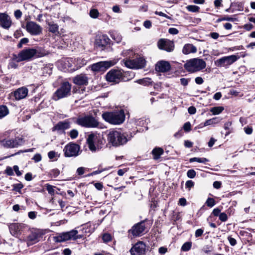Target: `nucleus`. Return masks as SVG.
I'll use <instances>...</instances> for the list:
<instances>
[{"mask_svg": "<svg viewBox=\"0 0 255 255\" xmlns=\"http://www.w3.org/2000/svg\"><path fill=\"white\" fill-rule=\"evenodd\" d=\"M130 137L127 133L122 132L120 129H111L108 134V140L113 146L118 147L126 144Z\"/></svg>", "mask_w": 255, "mask_h": 255, "instance_id": "f257e3e1", "label": "nucleus"}, {"mask_svg": "<svg viewBox=\"0 0 255 255\" xmlns=\"http://www.w3.org/2000/svg\"><path fill=\"white\" fill-rule=\"evenodd\" d=\"M102 116L105 121L113 125H120L124 122L125 119L124 112L122 110L105 112Z\"/></svg>", "mask_w": 255, "mask_h": 255, "instance_id": "f03ea898", "label": "nucleus"}, {"mask_svg": "<svg viewBox=\"0 0 255 255\" xmlns=\"http://www.w3.org/2000/svg\"><path fill=\"white\" fill-rule=\"evenodd\" d=\"M206 66L204 60L199 58H193L188 60L184 64L185 69L189 72L195 73L201 71Z\"/></svg>", "mask_w": 255, "mask_h": 255, "instance_id": "7ed1b4c3", "label": "nucleus"}, {"mask_svg": "<svg viewBox=\"0 0 255 255\" xmlns=\"http://www.w3.org/2000/svg\"><path fill=\"white\" fill-rule=\"evenodd\" d=\"M71 85L68 82H63L60 87L54 93L52 99L58 101L71 95Z\"/></svg>", "mask_w": 255, "mask_h": 255, "instance_id": "20e7f679", "label": "nucleus"}, {"mask_svg": "<svg viewBox=\"0 0 255 255\" xmlns=\"http://www.w3.org/2000/svg\"><path fill=\"white\" fill-rule=\"evenodd\" d=\"M83 237V235L78 234V231L75 228L69 232L59 234L55 237V239L57 242H63L68 240L76 241L82 239Z\"/></svg>", "mask_w": 255, "mask_h": 255, "instance_id": "39448f33", "label": "nucleus"}, {"mask_svg": "<svg viewBox=\"0 0 255 255\" xmlns=\"http://www.w3.org/2000/svg\"><path fill=\"white\" fill-rule=\"evenodd\" d=\"M87 143L91 151H96L101 148V145L103 144V139L99 134L91 133L87 138Z\"/></svg>", "mask_w": 255, "mask_h": 255, "instance_id": "423d86ee", "label": "nucleus"}, {"mask_svg": "<svg viewBox=\"0 0 255 255\" xmlns=\"http://www.w3.org/2000/svg\"><path fill=\"white\" fill-rule=\"evenodd\" d=\"M76 123L86 128H96L99 125L98 120L92 116L79 117L76 120Z\"/></svg>", "mask_w": 255, "mask_h": 255, "instance_id": "0eeeda50", "label": "nucleus"}, {"mask_svg": "<svg viewBox=\"0 0 255 255\" xmlns=\"http://www.w3.org/2000/svg\"><path fill=\"white\" fill-rule=\"evenodd\" d=\"M34 48H25L21 50L18 54H14V59L17 62L28 61L34 57L35 54Z\"/></svg>", "mask_w": 255, "mask_h": 255, "instance_id": "6e6552de", "label": "nucleus"}, {"mask_svg": "<svg viewBox=\"0 0 255 255\" xmlns=\"http://www.w3.org/2000/svg\"><path fill=\"white\" fill-rule=\"evenodd\" d=\"M145 230L144 221L134 225L131 229L128 231V236L129 238L132 239L135 237L142 236Z\"/></svg>", "mask_w": 255, "mask_h": 255, "instance_id": "1a4fd4ad", "label": "nucleus"}, {"mask_svg": "<svg viewBox=\"0 0 255 255\" xmlns=\"http://www.w3.org/2000/svg\"><path fill=\"white\" fill-rule=\"evenodd\" d=\"M80 147L75 143L70 142L64 148L65 156L67 157H76L79 154Z\"/></svg>", "mask_w": 255, "mask_h": 255, "instance_id": "9d476101", "label": "nucleus"}, {"mask_svg": "<svg viewBox=\"0 0 255 255\" xmlns=\"http://www.w3.org/2000/svg\"><path fill=\"white\" fill-rule=\"evenodd\" d=\"M239 58V56L232 55L222 57L215 61V64L218 67L228 68Z\"/></svg>", "mask_w": 255, "mask_h": 255, "instance_id": "9b49d317", "label": "nucleus"}, {"mask_svg": "<svg viewBox=\"0 0 255 255\" xmlns=\"http://www.w3.org/2000/svg\"><path fill=\"white\" fill-rule=\"evenodd\" d=\"M24 142L23 139L21 137L14 138L3 139L0 140V144L5 148H14L22 145Z\"/></svg>", "mask_w": 255, "mask_h": 255, "instance_id": "f8f14e48", "label": "nucleus"}, {"mask_svg": "<svg viewBox=\"0 0 255 255\" xmlns=\"http://www.w3.org/2000/svg\"><path fill=\"white\" fill-rule=\"evenodd\" d=\"M106 80L110 82L119 83L123 79V74L120 70L112 69L106 74Z\"/></svg>", "mask_w": 255, "mask_h": 255, "instance_id": "ddd939ff", "label": "nucleus"}, {"mask_svg": "<svg viewBox=\"0 0 255 255\" xmlns=\"http://www.w3.org/2000/svg\"><path fill=\"white\" fill-rule=\"evenodd\" d=\"M125 65L126 67L131 69H141L144 67L145 60L141 57L133 60H126L125 61Z\"/></svg>", "mask_w": 255, "mask_h": 255, "instance_id": "4468645a", "label": "nucleus"}, {"mask_svg": "<svg viewBox=\"0 0 255 255\" xmlns=\"http://www.w3.org/2000/svg\"><path fill=\"white\" fill-rule=\"evenodd\" d=\"M145 244L142 241H139L134 244L129 252L131 255H145Z\"/></svg>", "mask_w": 255, "mask_h": 255, "instance_id": "2eb2a0df", "label": "nucleus"}, {"mask_svg": "<svg viewBox=\"0 0 255 255\" xmlns=\"http://www.w3.org/2000/svg\"><path fill=\"white\" fill-rule=\"evenodd\" d=\"M111 61H100L91 65V69L93 71H104L114 65Z\"/></svg>", "mask_w": 255, "mask_h": 255, "instance_id": "dca6fc26", "label": "nucleus"}, {"mask_svg": "<svg viewBox=\"0 0 255 255\" xmlns=\"http://www.w3.org/2000/svg\"><path fill=\"white\" fill-rule=\"evenodd\" d=\"M26 29L28 33L32 35H38L42 32V27L36 22L28 21L26 24Z\"/></svg>", "mask_w": 255, "mask_h": 255, "instance_id": "f3484780", "label": "nucleus"}, {"mask_svg": "<svg viewBox=\"0 0 255 255\" xmlns=\"http://www.w3.org/2000/svg\"><path fill=\"white\" fill-rule=\"evenodd\" d=\"M157 45L160 49L165 50L168 52L172 51L174 48V42L168 39H160L158 41Z\"/></svg>", "mask_w": 255, "mask_h": 255, "instance_id": "a211bd4d", "label": "nucleus"}, {"mask_svg": "<svg viewBox=\"0 0 255 255\" xmlns=\"http://www.w3.org/2000/svg\"><path fill=\"white\" fill-rule=\"evenodd\" d=\"M26 226L21 223H13L9 226V230L11 234L17 237L20 234V232L25 228Z\"/></svg>", "mask_w": 255, "mask_h": 255, "instance_id": "6ab92c4d", "label": "nucleus"}, {"mask_svg": "<svg viewBox=\"0 0 255 255\" xmlns=\"http://www.w3.org/2000/svg\"><path fill=\"white\" fill-rule=\"evenodd\" d=\"M12 21L10 17L5 13H0V25L3 28L8 29L11 26Z\"/></svg>", "mask_w": 255, "mask_h": 255, "instance_id": "aec40b11", "label": "nucleus"}, {"mask_svg": "<svg viewBox=\"0 0 255 255\" xmlns=\"http://www.w3.org/2000/svg\"><path fill=\"white\" fill-rule=\"evenodd\" d=\"M28 90L26 87L18 88L11 95L13 96L15 100L18 101L25 98L28 94Z\"/></svg>", "mask_w": 255, "mask_h": 255, "instance_id": "412c9836", "label": "nucleus"}, {"mask_svg": "<svg viewBox=\"0 0 255 255\" xmlns=\"http://www.w3.org/2000/svg\"><path fill=\"white\" fill-rule=\"evenodd\" d=\"M89 78L85 74H80L76 75L73 78V83L78 86L87 85Z\"/></svg>", "mask_w": 255, "mask_h": 255, "instance_id": "4be33fe9", "label": "nucleus"}, {"mask_svg": "<svg viewBox=\"0 0 255 255\" xmlns=\"http://www.w3.org/2000/svg\"><path fill=\"white\" fill-rule=\"evenodd\" d=\"M171 66L170 63L165 61H160L158 62L155 67L156 71L160 72H166L170 70Z\"/></svg>", "mask_w": 255, "mask_h": 255, "instance_id": "5701e85b", "label": "nucleus"}, {"mask_svg": "<svg viewBox=\"0 0 255 255\" xmlns=\"http://www.w3.org/2000/svg\"><path fill=\"white\" fill-rule=\"evenodd\" d=\"M41 236L40 232L38 231L32 232L30 235H28L27 239V244L28 246L32 245L38 242L39 238Z\"/></svg>", "mask_w": 255, "mask_h": 255, "instance_id": "b1692460", "label": "nucleus"}, {"mask_svg": "<svg viewBox=\"0 0 255 255\" xmlns=\"http://www.w3.org/2000/svg\"><path fill=\"white\" fill-rule=\"evenodd\" d=\"M110 40L107 36L103 35L96 39V44L98 47L103 48L109 43Z\"/></svg>", "mask_w": 255, "mask_h": 255, "instance_id": "393cba45", "label": "nucleus"}, {"mask_svg": "<svg viewBox=\"0 0 255 255\" xmlns=\"http://www.w3.org/2000/svg\"><path fill=\"white\" fill-rule=\"evenodd\" d=\"M69 128H70V122L67 121L60 122L54 126L53 130H65Z\"/></svg>", "mask_w": 255, "mask_h": 255, "instance_id": "a878e982", "label": "nucleus"}, {"mask_svg": "<svg viewBox=\"0 0 255 255\" xmlns=\"http://www.w3.org/2000/svg\"><path fill=\"white\" fill-rule=\"evenodd\" d=\"M197 48L192 44H186L182 49V52L186 55L196 52Z\"/></svg>", "mask_w": 255, "mask_h": 255, "instance_id": "bb28decb", "label": "nucleus"}, {"mask_svg": "<svg viewBox=\"0 0 255 255\" xmlns=\"http://www.w3.org/2000/svg\"><path fill=\"white\" fill-rule=\"evenodd\" d=\"M221 119H220L219 118H217V117L213 118L212 119H211L206 121L204 123V124L202 126H201L202 124H201L200 126H201V127H202L207 126H209V125H213V124H216L219 123L221 121Z\"/></svg>", "mask_w": 255, "mask_h": 255, "instance_id": "cd10ccee", "label": "nucleus"}, {"mask_svg": "<svg viewBox=\"0 0 255 255\" xmlns=\"http://www.w3.org/2000/svg\"><path fill=\"white\" fill-rule=\"evenodd\" d=\"M154 159H158L160 156L163 153V150L161 148H155L152 151Z\"/></svg>", "mask_w": 255, "mask_h": 255, "instance_id": "c85d7f7f", "label": "nucleus"}, {"mask_svg": "<svg viewBox=\"0 0 255 255\" xmlns=\"http://www.w3.org/2000/svg\"><path fill=\"white\" fill-rule=\"evenodd\" d=\"M9 114L8 108L5 105H0V120Z\"/></svg>", "mask_w": 255, "mask_h": 255, "instance_id": "c756f323", "label": "nucleus"}, {"mask_svg": "<svg viewBox=\"0 0 255 255\" xmlns=\"http://www.w3.org/2000/svg\"><path fill=\"white\" fill-rule=\"evenodd\" d=\"M137 82L143 86H149L151 85L152 83L151 79L149 78H144L141 79H139L137 81Z\"/></svg>", "mask_w": 255, "mask_h": 255, "instance_id": "7c9ffc66", "label": "nucleus"}, {"mask_svg": "<svg viewBox=\"0 0 255 255\" xmlns=\"http://www.w3.org/2000/svg\"><path fill=\"white\" fill-rule=\"evenodd\" d=\"M224 108L223 107L219 106L212 108L210 111L212 113L213 115H216L221 113L224 111Z\"/></svg>", "mask_w": 255, "mask_h": 255, "instance_id": "2f4dec72", "label": "nucleus"}, {"mask_svg": "<svg viewBox=\"0 0 255 255\" xmlns=\"http://www.w3.org/2000/svg\"><path fill=\"white\" fill-rule=\"evenodd\" d=\"M48 24L49 25V31L50 32L55 33L58 32V26L57 24L53 22H49Z\"/></svg>", "mask_w": 255, "mask_h": 255, "instance_id": "473e14b6", "label": "nucleus"}, {"mask_svg": "<svg viewBox=\"0 0 255 255\" xmlns=\"http://www.w3.org/2000/svg\"><path fill=\"white\" fill-rule=\"evenodd\" d=\"M194 161H196V162H198L199 163H205L206 162L209 161V160L208 159H207L206 158H204V157H202V158L193 157V158H191L189 159L190 162H193Z\"/></svg>", "mask_w": 255, "mask_h": 255, "instance_id": "72a5a7b5", "label": "nucleus"}, {"mask_svg": "<svg viewBox=\"0 0 255 255\" xmlns=\"http://www.w3.org/2000/svg\"><path fill=\"white\" fill-rule=\"evenodd\" d=\"M35 54H34V57H40L44 56L46 55V52L45 50L41 48H37L35 49Z\"/></svg>", "mask_w": 255, "mask_h": 255, "instance_id": "f704fd0d", "label": "nucleus"}, {"mask_svg": "<svg viewBox=\"0 0 255 255\" xmlns=\"http://www.w3.org/2000/svg\"><path fill=\"white\" fill-rule=\"evenodd\" d=\"M17 63L16 60L14 59V54H13L12 58L8 63V68L9 69H16L18 67Z\"/></svg>", "mask_w": 255, "mask_h": 255, "instance_id": "c9c22d12", "label": "nucleus"}, {"mask_svg": "<svg viewBox=\"0 0 255 255\" xmlns=\"http://www.w3.org/2000/svg\"><path fill=\"white\" fill-rule=\"evenodd\" d=\"M187 10L192 12H197L199 11L200 7L195 5H189L186 6Z\"/></svg>", "mask_w": 255, "mask_h": 255, "instance_id": "e433bc0d", "label": "nucleus"}, {"mask_svg": "<svg viewBox=\"0 0 255 255\" xmlns=\"http://www.w3.org/2000/svg\"><path fill=\"white\" fill-rule=\"evenodd\" d=\"M89 14L90 16L93 18H96L99 15V12L97 9H92L90 11Z\"/></svg>", "mask_w": 255, "mask_h": 255, "instance_id": "4c0bfd02", "label": "nucleus"}, {"mask_svg": "<svg viewBox=\"0 0 255 255\" xmlns=\"http://www.w3.org/2000/svg\"><path fill=\"white\" fill-rule=\"evenodd\" d=\"M191 246L192 243L191 242H186L182 245L181 250L184 252L188 251L190 250Z\"/></svg>", "mask_w": 255, "mask_h": 255, "instance_id": "58836bf2", "label": "nucleus"}, {"mask_svg": "<svg viewBox=\"0 0 255 255\" xmlns=\"http://www.w3.org/2000/svg\"><path fill=\"white\" fill-rule=\"evenodd\" d=\"M111 36L118 43L121 42L122 39V36L117 33H113Z\"/></svg>", "mask_w": 255, "mask_h": 255, "instance_id": "ea45409f", "label": "nucleus"}, {"mask_svg": "<svg viewBox=\"0 0 255 255\" xmlns=\"http://www.w3.org/2000/svg\"><path fill=\"white\" fill-rule=\"evenodd\" d=\"M102 239L105 243H108L112 240V236L109 233L104 234Z\"/></svg>", "mask_w": 255, "mask_h": 255, "instance_id": "a19ab883", "label": "nucleus"}, {"mask_svg": "<svg viewBox=\"0 0 255 255\" xmlns=\"http://www.w3.org/2000/svg\"><path fill=\"white\" fill-rule=\"evenodd\" d=\"M49 174L54 178L57 177L60 174V171L58 169H53L50 170Z\"/></svg>", "mask_w": 255, "mask_h": 255, "instance_id": "79ce46f5", "label": "nucleus"}, {"mask_svg": "<svg viewBox=\"0 0 255 255\" xmlns=\"http://www.w3.org/2000/svg\"><path fill=\"white\" fill-rule=\"evenodd\" d=\"M70 137L72 139L76 138L78 135V131L77 130L73 129H72L69 134Z\"/></svg>", "mask_w": 255, "mask_h": 255, "instance_id": "37998d69", "label": "nucleus"}, {"mask_svg": "<svg viewBox=\"0 0 255 255\" xmlns=\"http://www.w3.org/2000/svg\"><path fill=\"white\" fill-rule=\"evenodd\" d=\"M206 204L207 206L209 207H212L215 204V200L213 198H208L206 202Z\"/></svg>", "mask_w": 255, "mask_h": 255, "instance_id": "c03bdc74", "label": "nucleus"}, {"mask_svg": "<svg viewBox=\"0 0 255 255\" xmlns=\"http://www.w3.org/2000/svg\"><path fill=\"white\" fill-rule=\"evenodd\" d=\"M28 41H29V40L27 38H22L20 40V41L18 43V44H17V47L18 48H21L23 44H26L28 42Z\"/></svg>", "mask_w": 255, "mask_h": 255, "instance_id": "a18cd8bd", "label": "nucleus"}, {"mask_svg": "<svg viewBox=\"0 0 255 255\" xmlns=\"http://www.w3.org/2000/svg\"><path fill=\"white\" fill-rule=\"evenodd\" d=\"M48 156L50 159H54L57 156L59 157V156H58L57 153L53 150L50 151L48 153Z\"/></svg>", "mask_w": 255, "mask_h": 255, "instance_id": "49530a36", "label": "nucleus"}, {"mask_svg": "<svg viewBox=\"0 0 255 255\" xmlns=\"http://www.w3.org/2000/svg\"><path fill=\"white\" fill-rule=\"evenodd\" d=\"M187 175L190 178H193L196 176V172L193 169H190L187 171Z\"/></svg>", "mask_w": 255, "mask_h": 255, "instance_id": "de8ad7c7", "label": "nucleus"}, {"mask_svg": "<svg viewBox=\"0 0 255 255\" xmlns=\"http://www.w3.org/2000/svg\"><path fill=\"white\" fill-rule=\"evenodd\" d=\"M23 186L21 183H17L13 185V190L19 192V191L23 188Z\"/></svg>", "mask_w": 255, "mask_h": 255, "instance_id": "09e8293b", "label": "nucleus"}, {"mask_svg": "<svg viewBox=\"0 0 255 255\" xmlns=\"http://www.w3.org/2000/svg\"><path fill=\"white\" fill-rule=\"evenodd\" d=\"M219 219L222 222H226L228 219L227 215L225 213H221L219 216Z\"/></svg>", "mask_w": 255, "mask_h": 255, "instance_id": "8fccbe9b", "label": "nucleus"}, {"mask_svg": "<svg viewBox=\"0 0 255 255\" xmlns=\"http://www.w3.org/2000/svg\"><path fill=\"white\" fill-rule=\"evenodd\" d=\"M41 155L39 153L35 154L32 158V159L34 160L35 162H39L41 160Z\"/></svg>", "mask_w": 255, "mask_h": 255, "instance_id": "3c124183", "label": "nucleus"}, {"mask_svg": "<svg viewBox=\"0 0 255 255\" xmlns=\"http://www.w3.org/2000/svg\"><path fill=\"white\" fill-rule=\"evenodd\" d=\"M183 129L185 131H189L191 130V124L190 122H186L183 126Z\"/></svg>", "mask_w": 255, "mask_h": 255, "instance_id": "603ef678", "label": "nucleus"}, {"mask_svg": "<svg viewBox=\"0 0 255 255\" xmlns=\"http://www.w3.org/2000/svg\"><path fill=\"white\" fill-rule=\"evenodd\" d=\"M14 15L15 17L18 19H19L21 16H22V12L19 9H17L14 11Z\"/></svg>", "mask_w": 255, "mask_h": 255, "instance_id": "864d4df0", "label": "nucleus"}, {"mask_svg": "<svg viewBox=\"0 0 255 255\" xmlns=\"http://www.w3.org/2000/svg\"><path fill=\"white\" fill-rule=\"evenodd\" d=\"M188 113L191 115L195 114L196 112V109L195 107L190 106L188 109Z\"/></svg>", "mask_w": 255, "mask_h": 255, "instance_id": "5fc2aeb1", "label": "nucleus"}, {"mask_svg": "<svg viewBox=\"0 0 255 255\" xmlns=\"http://www.w3.org/2000/svg\"><path fill=\"white\" fill-rule=\"evenodd\" d=\"M168 32L171 34H177L179 33V31L177 29L175 28H170L168 29Z\"/></svg>", "mask_w": 255, "mask_h": 255, "instance_id": "6e6d98bb", "label": "nucleus"}, {"mask_svg": "<svg viewBox=\"0 0 255 255\" xmlns=\"http://www.w3.org/2000/svg\"><path fill=\"white\" fill-rule=\"evenodd\" d=\"M228 240L231 246H234L236 245L237 241L234 238L231 237H228Z\"/></svg>", "mask_w": 255, "mask_h": 255, "instance_id": "4d7b16f0", "label": "nucleus"}, {"mask_svg": "<svg viewBox=\"0 0 255 255\" xmlns=\"http://www.w3.org/2000/svg\"><path fill=\"white\" fill-rule=\"evenodd\" d=\"M194 185V183L192 180H188L185 183L186 187L189 189L193 187Z\"/></svg>", "mask_w": 255, "mask_h": 255, "instance_id": "13d9d810", "label": "nucleus"}, {"mask_svg": "<svg viewBox=\"0 0 255 255\" xmlns=\"http://www.w3.org/2000/svg\"><path fill=\"white\" fill-rule=\"evenodd\" d=\"M46 189L48 192L50 194H53L54 193V189L53 186L50 185H48L47 186Z\"/></svg>", "mask_w": 255, "mask_h": 255, "instance_id": "bf43d9fd", "label": "nucleus"}, {"mask_svg": "<svg viewBox=\"0 0 255 255\" xmlns=\"http://www.w3.org/2000/svg\"><path fill=\"white\" fill-rule=\"evenodd\" d=\"M203 233V230H202V229H199L196 231L195 233V236L197 238L199 237L202 235Z\"/></svg>", "mask_w": 255, "mask_h": 255, "instance_id": "052dcab7", "label": "nucleus"}, {"mask_svg": "<svg viewBox=\"0 0 255 255\" xmlns=\"http://www.w3.org/2000/svg\"><path fill=\"white\" fill-rule=\"evenodd\" d=\"M189 81V80L186 79L185 78H182L180 79L181 84L184 86H186L188 84Z\"/></svg>", "mask_w": 255, "mask_h": 255, "instance_id": "680f3d73", "label": "nucleus"}, {"mask_svg": "<svg viewBox=\"0 0 255 255\" xmlns=\"http://www.w3.org/2000/svg\"><path fill=\"white\" fill-rule=\"evenodd\" d=\"M85 168L83 167H79L76 171V173L79 175H82L84 173Z\"/></svg>", "mask_w": 255, "mask_h": 255, "instance_id": "e2e57ef3", "label": "nucleus"}, {"mask_svg": "<svg viewBox=\"0 0 255 255\" xmlns=\"http://www.w3.org/2000/svg\"><path fill=\"white\" fill-rule=\"evenodd\" d=\"M28 217L31 219H34L36 217V212L31 211L28 214Z\"/></svg>", "mask_w": 255, "mask_h": 255, "instance_id": "0e129e2a", "label": "nucleus"}, {"mask_svg": "<svg viewBox=\"0 0 255 255\" xmlns=\"http://www.w3.org/2000/svg\"><path fill=\"white\" fill-rule=\"evenodd\" d=\"M193 142L189 140H185L184 141V145L185 147L187 148H190L193 146Z\"/></svg>", "mask_w": 255, "mask_h": 255, "instance_id": "69168bd1", "label": "nucleus"}, {"mask_svg": "<svg viewBox=\"0 0 255 255\" xmlns=\"http://www.w3.org/2000/svg\"><path fill=\"white\" fill-rule=\"evenodd\" d=\"M178 204L184 206L186 205V200L184 198L179 199Z\"/></svg>", "mask_w": 255, "mask_h": 255, "instance_id": "338daca9", "label": "nucleus"}, {"mask_svg": "<svg viewBox=\"0 0 255 255\" xmlns=\"http://www.w3.org/2000/svg\"><path fill=\"white\" fill-rule=\"evenodd\" d=\"M245 132L248 134H251L253 132V129L251 127H246L244 128Z\"/></svg>", "mask_w": 255, "mask_h": 255, "instance_id": "774afa93", "label": "nucleus"}]
</instances>
